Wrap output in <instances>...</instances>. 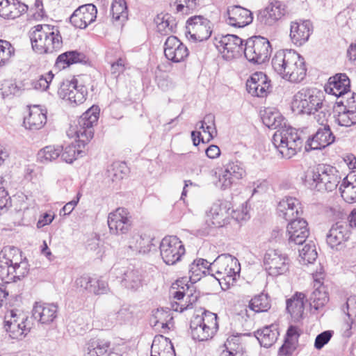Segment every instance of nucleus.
I'll return each mask as SVG.
<instances>
[{
	"instance_id": "obj_40",
	"label": "nucleus",
	"mask_w": 356,
	"mask_h": 356,
	"mask_svg": "<svg viewBox=\"0 0 356 356\" xmlns=\"http://www.w3.org/2000/svg\"><path fill=\"white\" fill-rule=\"evenodd\" d=\"M278 332L275 325L266 326L254 332V336L261 346L270 347L277 340Z\"/></svg>"
},
{
	"instance_id": "obj_9",
	"label": "nucleus",
	"mask_w": 356,
	"mask_h": 356,
	"mask_svg": "<svg viewBox=\"0 0 356 356\" xmlns=\"http://www.w3.org/2000/svg\"><path fill=\"white\" fill-rule=\"evenodd\" d=\"M97 108L91 107L78 119L73 131L79 143L87 144L94 136V125L97 122Z\"/></svg>"
},
{
	"instance_id": "obj_12",
	"label": "nucleus",
	"mask_w": 356,
	"mask_h": 356,
	"mask_svg": "<svg viewBox=\"0 0 356 356\" xmlns=\"http://www.w3.org/2000/svg\"><path fill=\"white\" fill-rule=\"evenodd\" d=\"M265 269L268 275L277 277L289 271V258L279 250H268L264 258Z\"/></svg>"
},
{
	"instance_id": "obj_59",
	"label": "nucleus",
	"mask_w": 356,
	"mask_h": 356,
	"mask_svg": "<svg viewBox=\"0 0 356 356\" xmlns=\"http://www.w3.org/2000/svg\"><path fill=\"white\" fill-rule=\"evenodd\" d=\"M14 54V48L6 40H0V65H4Z\"/></svg>"
},
{
	"instance_id": "obj_25",
	"label": "nucleus",
	"mask_w": 356,
	"mask_h": 356,
	"mask_svg": "<svg viewBox=\"0 0 356 356\" xmlns=\"http://www.w3.org/2000/svg\"><path fill=\"white\" fill-rule=\"evenodd\" d=\"M49 24H38L30 31V39L33 49L38 54H44L47 38L51 35Z\"/></svg>"
},
{
	"instance_id": "obj_45",
	"label": "nucleus",
	"mask_w": 356,
	"mask_h": 356,
	"mask_svg": "<svg viewBox=\"0 0 356 356\" xmlns=\"http://www.w3.org/2000/svg\"><path fill=\"white\" fill-rule=\"evenodd\" d=\"M63 150L62 146L48 145L41 149L37 154L38 161L47 163L58 159Z\"/></svg>"
},
{
	"instance_id": "obj_61",
	"label": "nucleus",
	"mask_w": 356,
	"mask_h": 356,
	"mask_svg": "<svg viewBox=\"0 0 356 356\" xmlns=\"http://www.w3.org/2000/svg\"><path fill=\"white\" fill-rule=\"evenodd\" d=\"M338 108L356 111V93L351 92L349 96H344L337 102Z\"/></svg>"
},
{
	"instance_id": "obj_8",
	"label": "nucleus",
	"mask_w": 356,
	"mask_h": 356,
	"mask_svg": "<svg viewBox=\"0 0 356 356\" xmlns=\"http://www.w3.org/2000/svg\"><path fill=\"white\" fill-rule=\"evenodd\" d=\"M271 51L270 42L261 36L249 38L243 49L246 59L254 64L265 63L268 59Z\"/></svg>"
},
{
	"instance_id": "obj_17",
	"label": "nucleus",
	"mask_w": 356,
	"mask_h": 356,
	"mask_svg": "<svg viewBox=\"0 0 356 356\" xmlns=\"http://www.w3.org/2000/svg\"><path fill=\"white\" fill-rule=\"evenodd\" d=\"M307 225V222L301 217L289 221L286 235L290 245H302L306 241L309 233Z\"/></svg>"
},
{
	"instance_id": "obj_30",
	"label": "nucleus",
	"mask_w": 356,
	"mask_h": 356,
	"mask_svg": "<svg viewBox=\"0 0 356 356\" xmlns=\"http://www.w3.org/2000/svg\"><path fill=\"white\" fill-rule=\"evenodd\" d=\"M121 284L129 290L137 291L143 286V275L138 269L128 267L122 271Z\"/></svg>"
},
{
	"instance_id": "obj_7",
	"label": "nucleus",
	"mask_w": 356,
	"mask_h": 356,
	"mask_svg": "<svg viewBox=\"0 0 356 356\" xmlns=\"http://www.w3.org/2000/svg\"><path fill=\"white\" fill-rule=\"evenodd\" d=\"M324 102L323 92L316 88H305L299 90L293 97L292 107L298 113L315 114Z\"/></svg>"
},
{
	"instance_id": "obj_33",
	"label": "nucleus",
	"mask_w": 356,
	"mask_h": 356,
	"mask_svg": "<svg viewBox=\"0 0 356 356\" xmlns=\"http://www.w3.org/2000/svg\"><path fill=\"white\" fill-rule=\"evenodd\" d=\"M312 24H291L290 38L295 44L302 45L309 38L313 32Z\"/></svg>"
},
{
	"instance_id": "obj_51",
	"label": "nucleus",
	"mask_w": 356,
	"mask_h": 356,
	"mask_svg": "<svg viewBox=\"0 0 356 356\" xmlns=\"http://www.w3.org/2000/svg\"><path fill=\"white\" fill-rule=\"evenodd\" d=\"M317 255L315 245L312 241L305 243L303 248L299 250L300 262L305 265L313 263L316 259Z\"/></svg>"
},
{
	"instance_id": "obj_24",
	"label": "nucleus",
	"mask_w": 356,
	"mask_h": 356,
	"mask_svg": "<svg viewBox=\"0 0 356 356\" xmlns=\"http://www.w3.org/2000/svg\"><path fill=\"white\" fill-rule=\"evenodd\" d=\"M19 249L6 248L0 253V279L5 283L13 282L12 254H18Z\"/></svg>"
},
{
	"instance_id": "obj_60",
	"label": "nucleus",
	"mask_w": 356,
	"mask_h": 356,
	"mask_svg": "<svg viewBox=\"0 0 356 356\" xmlns=\"http://www.w3.org/2000/svg\"><path fill=\"white\" fill-rule=\"evenodd\" d=\"M231 219H234L237 222L247 220L250 218L248 213L247 203L242 204L238 208L230 210Z\"/></svg>"
},
{
	"instance_id": "obj_36",
	"label": "nucleus",
	"mask_w": 356,
	"mask_h": 356,
	"mask_svg": "<svg viewBox=\"0 0 356 356\" xmlns=\"http://www.w3.org/2000/svg\"><path fill=\"white\" fill-rule=\"evenodd\" d=\"M305 298L304 293H296L286 300V310L296 321H298L302 317L305 309Z\"/></svg>"
},
{
	"instance_id": "obj_15",
	"label": "nucleus",
	"mask_w": 356,
	"mask_h": 356,
	"mask_svg": "<svg viewBox=\"0 0 356 356\" xmlns=\"http://www.w3.org/2000/svg\"><path fill=\"white\" fill-rule=\"evenodd\" d=\"M245 175V170L241 162L238 161H229L221 170L216 184L221 189L225 190L230 188L236 180L242 179Z\"/></svg>"
},
{
	"instance_id": "obj_54",
	"label": "nucleus",
	"mask_w": 356,
	"mask_h": 356,
	"mask_svg": "<svg viewBox=\"0 0 356 356\" xmlns=\"http://www.w3.org/2000/svg\"><path fill=\"white\" fill-rule=\"evenodd\" d=\"M172 344L171 341L162 335L154 337L152 347L151 356H159L161 353L167 350L166 348Z\"/></svg>"
},
{
	"instance_id": "obj_63",
	"label": "nucleus",
	"mask_w": 356,
	"mask_h": 356,
	"mask_svg": "<svg viewBox=\"0 0 356 356\" xmlns=\"http://www.w3.org/2000/svg\"><path fill=\"white\" fill-rule=\"evenodd\" d=\"M109 291L108 283L102 279L92 278L91 293L101 295L107 293Z\"/></svg>"
},
{
	"instance_id": "obj_22",
	"label": "nucleus",
	"mask_w": 356,
	"mask_h": 356,
	"mask_svg": "<svg viewBox=\"0 0 356 356\" xmlns=\"http://www.w3.org/2000/svg\"><path fill=\"white\" fill-rule=\"evenodd\" d=\"M350 81L346 74H337L330 77L325 86V91L327 94L337 97L344 98L350 95Z\"/></svg>"
},
{
	"instance_id": "obj_5",
	"label": "nucleus",
	"mask_w": 356,
	"mask_h": 356,
	"mask_svg": "<svg viewBox=\"0 0 356 356\" xmlns=\"http://www.w3.org/2000/svg\"><path fill=\"white\" fill-rule=\"evenodd\" d=\"M218 329L217 314L204 311L202 315H195L190 322L191 335L198 341H207L215 335Z\"/></svg>"
},
{
	"instance_id": "obj_18",
	"label": "nucleus",
	"mask_w": 356,
	"mask_h": 356,
	"mask_svg": "<svg viewBox=\"0 0 356 356\" xmlns=\"http://www.w3.org/2000/svg\"><path fill=\"white\" fill-rule=\"evenodd\" d=\"M335 137L330 127L325 125L307 139L305 149L307 152L322 149L331 145Z\"/></svg>"
},
{
	"instance_id": "obj_56",
	"label": "nucleus",
	"mask_w": 356,
	"mask_h": 356,
	"mask_svg": "<svg viewBox=\"0 0 356 356\" xmlns=\"http://www.w3.org/2000/svg\"><path fill=\"white\" fill-rule=\"evenodd\" d=\"M112 180L118 181L122 179L128 172V168L124 163H114L111 168L108 170Z\"/></svg>"
},
{
	"instance_id": "obj_55",
	"label": "nucleus",
	"mask_w": 356,
	"mask_h": 356,
	"mask_svg": "<svg viewBox=\"0 0 356 356\" xmlns=\"http://www.w3.org/2000/svg\"><path fill=\"white\" fill-rule=\"evenodd\" d=\"M132 318V312L127 307H122L117 312L111 313L108 318L113 323L124 324Z\"/></svg>"
},
{
	"instance_id": "obj_57",
	"label": "nucleus",
	"mask_w": 356,
	"mask_h": 356,
	"mask_svg": "<svg viewBox=\"0 0 356 356\" xmlns=\"http://www.w3.org/2000/svg\"><path fill=\"white\" fill-rule=\"evenodd\" d=\"M54 75L51 72H49L44 75H41L38 79H35L32 81V86L34 89L44 91L49 86V83L52 81Z\"/></svg>"
},
{
	"instance_id": "obj_43",
	"label": "nucleus",
	"mask_w": 356,
	"mask_h": 356,
	"mask_svg": "<svg viewBox=\"0 0 356 356\" xmlns=\"http://www.w3.org/2000/svg\"><path fill=\"white\" fill-rule=\"evenodd\" d=\"M51 35L47 37L44 54H53L62 47V37L57 27L50 26Z\"/></svg>"
},
{
	"instance_id": "obj_42",
	"label": "nucleus",
	"mask_w": 356,
	"mask_h": 356,
	"mask_svg": "<svg viewBox=\"0 0 356 356\" xmlns=\"http://www.w3.org/2000/svg\"><path fill=\"white\" fill-rule=\"evenodd\" d=\"M12 264L13 266V275H14L13 282L19 280L25 277L29 273V264L24 258L22 259L21 252L19 251L18 254H12Z\"/></svg>"
},
{
	"instance_id": "obj_37",
	"label": "nucleus",
	"mask_w": 356,
	"mask_h": 356,
	"mask_svg": "<svg viewBox=\"0 0 356 356\" xmlns=\"http://www.w3.org/2000/svg\"><path fill=\"white\" fill-rule=\"evenodd\" d=\"M225 17L234 22H252V12L241 6H229L225 13Z\"/></svg>"
},
{
	"instance_id": "obj_19",
	"label": "nucleus",
	"mask_w": 356,
	"mask_h": 356,
	"mask_svg": "<svg viewBox=\"0 0 356 356\" xmlns=\"http://www.w3.org/2000/svg\"><path fill=\"white\" fill-rule=\"evenodd\" d=\"M278 216L287 221L300 218L302 213L301 203L293 197H285L281 200L277 207Z\"/></svg>"
},
{
	"instance_id": "obj_38",
	"label": "nucleus",
	"mask_w": 356,
	"mask_h": 356,
	"mask_svg": "<svg viewBox=\"0 0 356 356\" xmlns=\"http://www.w3.org/2000/svg\"><path fill=\"white\" fill-rule=\"evenodd\" d=\"M111 343L101 339H91L86 344L85 356H108Z\"/></svg>"
},
{
	"instance_id": "obj_16",
	"label": "nucleus",
	"mask_w": 356,
	"mask_h": 356,
	"mask_svg": "<svg viewBox=\"0 0 356 356\" xmlns=\"http://www.w3.org/2000/svg\"><path fill=\"white\" fill-rule=\"evenodd\" d=\"M108 225L113 234H123L130 229L131 216L127 209L119 207L111 212L108 216Z\"/></svg>"
},
{
	"instance_id": "obj_47",
	"label": "nucleus",
	"mask_w": 356,
	"mask_h": 356,
	"mask_svg": "<svg viewBox=\"0 0 356 356\" xmlns=\"http://www.w3.org/2000/svg\"><path fill=\"white\" fill-rule=\"evenodd\" d=\"M112 17L122 22L128 19V10L125 0H113L111 8Z\"/></svg>"
},
{
	"instance_id": "obj_50",
	"label": "nucleus",
	"mask_w": 356,
	"mask_h": 356,
	"mask_svg": "<svg viewBox=\"0 0 356 356\" xmlns=\"http://www.w3.org/2000/svg\"><path fill=\"white\" fill-rule=\"evenodd\" d=\"M225 350L222 351V356L242 355L243 347L239 344V337L237 336L229 337L225 343Z\"/></svg>"
},
{
	"instance_id": "obj_35",
	"label": "nucleus",
	"mask_w": 356,
	"mask_h": 356,
	"mask_svg": "<svg viewBox=\"0 0 356 356\" xmlns=\"http://www.w3.org/2000/svg\"><path fill=\"white\" fill-rule=\"evenodd\" d=\"M88 58L78 51H69L59 55L56 61V65L58 68H65L75 63L86 64Z\"/></svg>"
},
{
	"instance_id": "obj_62",
	"label": "nucleus",
	"mask_w": 356,
	"mask_h": 356,
	"mask_svg": "<svg viewBox=\"0 0 356 356\" xmlns=\"http://www.w3.org/2000/svg\"><path fill=\"white\" fill-rule=\"evenodd\" d=\"M170 315L168 312H164L163 309H157L154 314V317L152 319V323L154 326H160L163 330H168V321L163 319L164 317H169Z\"/></svg>"
},
{
	"instance_id": "obj_21",
	"label": "nucleus",
	"mask_w": 356,
	"mask_h": 356,
	"mask_svg": "<svg viewBox=\"0 0 356 356\" xmlns=\"http://www.w3.org/2000/svg\"><path fill=\"white\" fill-rule=\"evenodd\" d=\"M246 88L251 95L264 97L270 92V81L264 73L257 72L247 80Z\"/></svg>"
},
{
	"instance_id": "obj_28",
	"label": "nucleus",
	"mask_w": 356,
	"mask_h": 356,
	"mask_svg": "<svg viewBox=\"0 0 356 356\" xmlns=\"http://www.w3.org/2000/svg\"><path fill=\"white\" fill-rule=\"evenodd\" d=\"M349 237L350 231L348 225L344 222H337L330 229L327 235V243L334 248L346 241Z\"/></svg>"
},
{
	"instance_id": "obj_48",
	"label": "nucleus",
	"mask_w": 356,
	"mask_h": 356,
	"mask_svg": "<svg viewBox=\"0 0 356 356\" xmlns=\"http://www.w3.org/2000/svg\"><path fill=\"white\" fill-rule=\"evenodd\" d=\"M335 122L341 127H350L356 124V111L338 108Z\"/></svg>"
},
{
	"instance_id": "obj_13",
	"label": "nucleus",
	"mask_w": 356,
	"mask_h": 356,
	"mask_svg": "<svg viewBox=\"0 0 356 356\" xmlns=\"http://www.w3.org/2000/svg\"><path fill=\"white\" fill-rule=\"evenodd\" d=\"M232 204L228 201L218 200L214 202L206 212V222L209 226L222 227L231 220Z\"/></svg>"
},
{
	"instance_id": "obj_4",
	"label": "nucleus",
	"mask_w": 356,
	"mask_h": 356,
	"mask_svg": "<svg viewBox=\"0 0 356 356\" xmlns=\"http://www.w3.org/2000/svg\"><path fill=\"white\" fill-rule=\"evenodd\" d=\"M273 144L282 158L289 159L301 149L302 140L298 131L290 126L281 127L273 134Z\"/></svg>"
},
{
	"instance_id": "obj_14",
	"label": "nucleus",
	"mask_w": 356,
	"mask_h": 356,
	"mask_svg": "<svg viewBox=\"0 0 356 356\" xmlns=\"http://www.w3.org/2000/svg\"><path fill=\"white\" fill-rule=\"evenodd\" d=\"M216 47L226 60H231L241 56L243 51V40L234 34L222 35L218 39L216 38Z\"/></svg>"
},
{
	"instance_id": "obj_3",
	"label": "nucleus",
	"mask_w": 356,
	"mask_h": 356,
	"mask_svg": "<svg viewBox=\"0 0 356 356\" xmlns=\"http://www.w3.org/2000/svg\"><path fill=\"white\" fill-rule=\"evenodd\" d=\"M210 271L221 286L225 284L229 288L239 277L241 265L236 257L229 254H222L212 262Z\"/></svg>"
},
{
	"instance_id": "obj_39",
	"label": "nucleus",
	"mask_w": 356,
	"mask_h": 356,
	"mask_svg": "<svg viewBox=\"0 0 356 356\" xmlns=\"http://www.w3.org/2000/svg\"><path fill=\"white\" fill-rule=\"evenodd\" d=\"M320 277H317V274L314 275V281L319 285L311 294L310 306L315 310H319L323 308L328 302L327 293L321 288L322 282L321 279H323L321 274L319 275Z\"/></svg>"
},
{
	"instance_id": "obj_29",
	"label": "nucleus",
	"mask_w": 356,
	"mask_h": 356,
	"mask_svg": "<svg viewBox=\"0 0 356 356\" xmlns=\"http://www.w3.org/2000/svg\"><path fill=\"white\" fill-rule=\"evenodd\" d=\"M28 10V6L18 0H3L0 2V16L15 19Z\"/></svg>"
},
{
	"instance_id": "obj_1",
	"label": "nucleus",
	"mask_w": 356,
	"mask_h": 356,
	"mask_svg": "<svg viewBox=\"0 0 356 356\" xmlns=\"http://www.w3.org/2000/svg\"><path fill=\"white\" fill-rule=\"evenodd\" d=\"M272 67L282 79L293 83L302 81L307 72L304 58L296 51L281 49L271 60Z\"/></svg>"
},
{
	"instance_id": "obj_46",
	"label": "nucleus",
	"mask_w": 356,
	"mask_h": 356,
	"mask_svg": "<svg viewBox=\"0 0 356 356\" xmlns=\"http://www.w3.org/2000/svg\"><path fill=\"white\" fill-rule=\"evenodd\" d=\"M196 129H200L204 133L208 134L207 142L212 140L217 135V130L215 124V117L212 114L207 115L203 120L200 121L195 126Z\"/></svg>"
},
{
	"instance_id": "obj_41",
	"label": "nucleus",
	"mask_w": 356,
	"mask_h": 356,
	"mask_svg": "<svg viewBox=\"0 0 356 356\" xmlns=\"http://www.w3.org/2000/svg\"><path fill=\"white\" fill-rule=\"evenodd\" d=\"M192 26V30L189 29L188 33L190 35V39L193 41H204L208 40L213 29L210 24H189Z\"/></svg>"
},
{
	"instance_id": "obj_53",
	"label": "nucleus",
	"mask_w": 356,
	"mask_h": 356,
	"mask_svg": "<svg viewBox=\"0 0 356 356\" xmlns=\"http://www.w3.org/2000/svg\"><path fill=\"white\" fill-rule=\"evenodd\" d=\"M249 307L257 313L264 312L270 308V305L267 296L261 294L251 299Z\"/></svg>"
},
{
	"instance_id": "obj_26",
	"label": "nucleus",
	"mask_w": 356,
	"mask_h": 356,
	"mask_svg": "<svg viewBox=\"0 0 356 356\" xmlns=\"http://www.w3.org/2000/svg\"><path fill=\"white\" fill-rule=\"evenodd\" d=\"M24 125L27 129L37 131L47 123V111L38 105L29 107V115L24 118Z\"/></svg>"
},
{
	"instance_id": "obj_64",
	"label": "nucleus",
	"mask_w": 356,
	"mask_h": 356,
	"mask_svg": "<svg viewBox=\"0 0 356 356\" xmlns=\"http://www.w3.org/2000/svg\"><path fill=\"white\" fill-rule=\"evenodd\" d=\"M314 118L316 121L321 125H323V127L326 124L327 121V118L330 115V113L329 111L328 107L327 105L324 104V102L322 103V106L321 108H318L317 111H315Z\"/></svg>"
},
{
	"instance_id": "obj_11",
	"label": "nucleus",
	"mask_w": 356,
	"mask_h": 356,
	"mask_svg": "<svg viewBox=\"0 0 356 356\" xmlns=\"http://www.w3.org/2000/svg\"><path fill=\"white\" fill-rule=\"evenodd\" d=\"M159 248L161 258L168 265L176 264L185 254L184 246L176 236L164 237L160 243Z\"/></svg>"
},
{
	"instance_id": "obj_34",
	"label": "nucleus",
	"mask_w": 356,
	"mask_h": 356,
	"mask_svg": "<svg viewBox=\"0 0 356 356\" xmlns=\"http://www.w3.org/2000/svg\"><path fill=\"white\" fill-rule=\"evenodd\" d=\"M284 15L282 3L277 0L272 1L264 9L259 11L257 18L261 22H272L281 19Z\"/></svg>"
},
{
	"instance_id": "obj_27",
	"label": "nucleus",
	"mask_w": 356,
	"mask_h": 356,
	"mask_svg": "<svg viewBox=\"0 0 356 356\" xmlns=\"http://www.w3.org/2000/svg\"><path fill=\"white\" fill-rule=\"evenodd\" d=\"M57 306L54 304L35 302L32 317L42 324H49L57 316Z\"/></svg>"
},
{
	"instance_id": "obj_20",
	"label": "nucleus",
	"mask_w": 356,
	"mask_h": 356,
	"mask_svg": "<svg viewBox=\"0 0 356 356\" xmlns=\"http://www.w3.org/2000/svg\"><path fill=\"white\" fill-rule=\"evenodd\" d=\"M166 58L174 63H179L188 56V48L175 36H169L164 44Z\"/></svg>"
},
{
	"instance_id": "obj_44",
	"label": "nucleus",
	"mask_w": 356,
	"mask_h": 356,
	"mask_svg": "<svg viewBox=\"0 0 356 356\" xmlns=\"http://www.w3.org/2000/svg\"><path fill=\"white\" fill-rule=\"evenodd\" d=\"M261 119L265 126L273 129H280L284 120L278 111L270 108L264 111Z\"/></svg>"
},
{
	"instance_id": "obj_23",
	"label": "nucleus",
	"mask_w": 356,
	"mask_h": 356,
	"mask_svg": "<svg viewBox=\"0 0 356 356\" xmlns=\"http://www.w3.org/2000/svg\"><path fill=\"white\" fill-rule=\"evenodd\" d=\"M181 287L182 291L179 290L173 293V298L179 302H175L171 303V308L175 312H182L186 309L192 307L193 305L195 303L198 299V294L188 285Z\"/></svg>"
},
{
	"instance_id": "obj_32",
	"label": "nucleus",
	"mask_w": 356,
	"mask_h": 356,
	"mask_svg": "<svg viewBox=\"0 0 356 356\" xmlns=\"http://www.w3.org/2000/svg\"><path fill=\"white\" fill-rule=\"evenodd\" d=\"M152 238L146 235L134 234L128 241V248L135 253L146 254L149 252L155 245Z\"/></svg>"
},
{
	"instance_id": "obj_2",
	"label": "nucleus",
	"mask_w": 356,
	"mask_h": 356,
	"mask_svg": "<svg viewBox=\"0 0 356 356\" xmlns=\"http://www.w3.org/2000/svg\"><path fill=\"white\" fill-rule=\"evenodd\" d=\"M334 168L320 164L315 169L308 171L305 175V185L311 190L332 191L339 183Z\"/></svg>"
},
{
	"instance_id": "obj_58",
	"label": "nucleus",
	"mask_w": 356,
	"mask_h": 356,
	"mask_svg": "<svg viewBox=\"0 0 356 356\" xmlns=\"http://www.w3.org/2000/svg\"><path fill=\"white\" fill-rule=\"evenodd\" d=\"M81 154V151L77 150L74 145H67L60 153V158L66 163H71L77 159L79 154Z\"/></svg>"
},
{
	"instance_id": "obj_49",
	"label": "nucleus",
	"mask_w": 356,
	"mask_h": 356,
	"mask_svg": "<svg viewBox=\"0 0 356 356\" xmlns=\"http://www.w3.org/2000/svg\"><path fill=\"white\" fill-rule=\"evenodd\" d=\"M339 190L341 197L346 202L348 203L356 202V186L348 176L343 179Z\"/></svg>"
},
{
	"instance_id": "obj_31",
	"label": "nucleus",
	"mask_w": 356,
	"mask_h": 356,
	"mask_svg": "<svg viewBox=\"0 0 356 356\" xmlns=\"http://www.w3.org/2000/svg\"><path fill=\"white\" fill-rule=\"evenodd\" d=\"M97 14V9L92 3L82 5L70 15V22H94Z\"/></svg>"
},
{
	"instance_id": "obj_10",
	"label": "nucleus",
	"mask_w": 356,
	"mask_h": 356,
	"mask_svg": "<svg viewBox=\"0 0 356 356\" xmlns=\"http://www.w3.org/2000/svg\"><path fill=\"white\" fill-rule=\"evenodd\" d=\"M58 95L60 98L68 102L73 106L83 104L88 95L87 88L83 85H79L75 79L64 80L58 89Z\"/></svg>"
},
{
	"instance_id": "obj_6",
	"label": "nucleus",
	"mask_w": 356,
	"mask_h": 356,
	"mask_svg": "<svg viewBox=\"0 0 356 356\" xmlns=\"http://www.w3.org/2000/svg\"><path fill=\"white\" fill-rule=\"evenodd\" d=\"M4 327L11 339L22 340L30 332L33 322L26 314L18 309H12L5 316Z\"/></svg>"
},
{
	"instance_id": "obj_52",
	"label": "nucleus",
	"mask_w": 356,
	"mask_h": 356,
	"mask_svg": "<svg viewBox=\"0 0 356 356\" xmlns=\"http://www.w3.org/2000/svg\"><path fill=\"white\" fill-rule=\"evenodd\" d=\"M170 6L177 13L188 15L191 11L195 9L197 0H170Z\"/></svg>"
}]
</instances>
